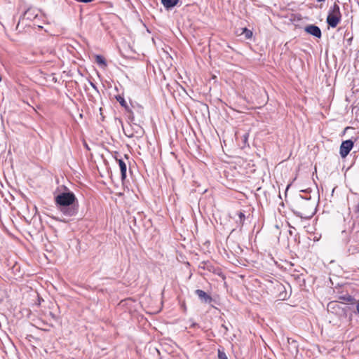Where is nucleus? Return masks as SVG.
<instances>
[{
	"label": "nucleus",
	"instance_id": "1",
	"mask_svg": "<svg viewBox=\"0 0 359 359\" xmlns=\"http://www.w3.org/2000/svg\"><path fill=\"white\" fill-rule=\"evenodd\" d=\"M290 208L297 216L308 219L316 212V201L312 200L311 196H304L299 194L292 200Z\"/></svg>",
	"mask_w": 359,
	"mask_h": 359
},
{
	"label": "nucleus",
	"instance_id": "2",
	"mask_svg": "<svg viewBox=\"0 0 359 359\" xmlns=\"http://www.w3.org/2000/svg\"><path fill=\"white\" fill-rule=\"evenodd\" d=\"M75 201V195L72 192L61 193L55 198L60 210L67 217L75 216L78 213V206L74 205Z\"/></svg>",
	"mask_w": 359,
	"mask_h": 359
},
{
	"label": "nucleus",
	"instance_id": "3",
	"mask_svg": "<svg viewBox=\"0 0 359 359\" xmlns=\"http://www.w3.org/2000/svg\"><path fill=\"white\" fill-rule=\"evenodd\" d=\"M341 15L339 6L337 4H334L329 11L327 22L329 26L336 27L341 21Z\"/></svg>",
	"mask_w": 359,
	"mask_h": 359
},
{
	"label": "nucleus",
	"instance_id": "4",
	"mask_svg": "<svg viewBox=\"0 0 359 359\" xmlns=\"http://www.w3.org/2000/svg\"><path fill=\"white\" fill-rule=\"evenodd\" d=\"M40 18H42V15L39 11L36 8H29L25 12L22 18H21V20L22 22H32L33 25L37 26L39 28H42V26L39 23V20Z\"/></svg>",
	"mask_w": 359,
	"mask_h": 359
},
{
	"label": "nucleus",
	"instance_id": "5",
	"mask_svg": "<svg viewBox=\"0 0 359 359\" xmlns=\"http://www.w3.org/2000/svg\"><path fill=\"white\" fill-rule=\"evenodd\" d=\"M353 146V142L352 140L344 141L340 146V155L342 158L346 157Z\"/></svg>",
	"mask_w": 359,
	"mask_h": 359
},
{
	"label": "nucleus",
	"instance_id": "6",
	"mask_svg": "<svg viewBox=\"0 0 359 359\" xmlns=\"http://www.w3.org/2000/svg\"><path fill=\"white\" fill-rule=\"evenodd\" d=\"M304 29H305L306 32H307L308 34H309L312 36H314L317 38L321 37V31H320V28L316 25H311L306 26Z\"/></svg>",
	"mask_w": 359,
	"mask_h": 359
},
{
	"label": "nucleus",
	"instance_id": "7",
	"mask_svg": "<svg viewBox=\"0 0 359 359\" xmlns=\"http://www.w3.org/2000/svg\"><path fill=\"white\" fill-rule=\"evenodd\" d=\"M196 293L205 303H210L212 301L211 297L202 290H196Z\"/></svg>",
	"mask_w": 359,
	"mask_h": 359
},
{
	"label": "nucleus",
	"instance_id": "8",
	"mask_svg": "<svg viewBox=\"0 0 359 359\" xmlns=\"http://www.w3.org/2000/svg\"><path fill=\"white\" fill-rule=\"evenodd\" d=\"M161 4L167 9H171L175 7L179 2L180 0H161Z\"/></svg>",
	"mask_w": 359,
	"mask_h": 359
},
{
	"label": "nucleus",
	"instance_id": "9",
	"mask_svg": "<svg viewBox=\"0 0 359 359\" xmlns=\"http://www.w3.org/2000/svg\"><path fill=\"white\" fill-rule=\"evenodd\" d=\"M118 165H119V168L121 170V179L123 180L126 177V170H127L126 164L125 163V162L123 160L119 159Z\"/></svg>",
	"mask_w": 359,
	"mask_h": 359
},
{
	"label": "nucleus",
	"instance_id": "10",
	"mask_svg": "<svg viewBox=\"0 0 359 359\" xmlns=\"http://www.w3.org/2000/svg\"><path fill=\"white\" fill-rule=\"evenodd\" d=\"M241 32L240 33L238 32V35L244 34L245 39H249L252 36V32L247 28H242Z\"/></svg>",
	"mask_w": 359,
	"mask_h": 359
},
{
	"label": "nucleus",
	"instance_id": "11",
	"mask_svg": "<svg viewBox=\"0 0 359 359\" xmlns=\"http://www.w3.org/2000/svg\"><path fill=\"white\" fill-rule=\"evenodd\" d=\"M95 61L97 62L98 65H100V66L107 65L104 58L101 55H96Z\"/></svg>",
	"mask_w": 359,
	"mask_h": 359
},
{
	"label": "nucleus",
	"instance_id": "12",
	"mask_svg": "<svg viewBox=\"0 0 359 359\" xmlns=\"http://www.w3.org/2000/svg\"><path fill=\"white\" fill-rule=\"evenodd\" d=\"M116 100L121 104V106L126 107V102L125 100L123 99V97L118 96L116 97Z\"/></svg>",
	"mask_w": 359,
	"mask_h": 359
},
{
	"label": "nucleus",
	"instance_id": "13",
	"mask_svg": "<svg viewBox=\"0 0 359 359\" xmlns=\"http://www.w3.org/2000/svg\"><path fill=\"white\" fill-rule=\"evenodd\" d=\"M218 357L219 359H227L226 354L223 352H221L220 351L218 352Z\"/></svg>",
	"mask_w": 359,
	"mask_h": 359
},
{
	"label": "nucleus",
	"instance_id": "14",
	"mask_svg": "<svg viewBox=\"0 0 359 359\" xmlns=\"http://www.w3.org/2000/svg\"><path fill=\"white\" fill-rule=\"evenodd\" d=\"M356 310H357V312L359 314V301L356 304Z\"/></svg>",
	"mask_w": 359,
	"mask_h": 359
},
{
	"label": "nucleus",
	"instance_id": "15",
	"mask_svg": "<svg viewBox=\"0 0 359 359\" xmlns=\"http://www.w3.org/2000/svg\"><path fill=\"white\" fill-rule=\"evenodd\" d=\"M356 209H357L358 211H359V202H358V204L356 206Z\"/></svg>",
	"mask_w": 359,
	"mask_h": 359
},
{
	"label": "nucleus",
	"instance_id": "16",
	"mask_svg": "<svg viewBox=\"0 0 359 359\" xmlns=\"http://www.w3.org/2000/svg\"><path fill=\"white\" fill-rule=\"evenodd\" d=\"M318 1H324L325 0H317Z\"/></svg>",
	"mask_w": 359,
	"mask_h": 359
}]
</instances>
